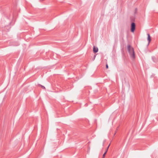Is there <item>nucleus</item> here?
<instances>
[{"label":"nucleus","mask_w":158,"mask_h":158,"mask_svg":"<svg viewBox=\"0 0 158 158\" xmlns=\"http://www.w3.org/2000/svg\"><path fill=\"white\" fill-rule=\"evenodd\" d=\"M127 50L131 56L133 58H135V54L134 48L130 45L127 46Z\"/></svg>","instance_id":"1"},{"label":"nucleus","mask_w":158,"mask_h":158,"mask_svg":"<svg viewBox=\"0 0 158 158\" xmlns=\"http://www.w3.org/2000/svg\"><path fill=\"white\" fill-rule=\"evenodd\" d=\"M135 28V23L132 22L131 23V31L132 32H134Z\"/></svg>","instance_id":"2"},{"label":"nucleus","mask_w":158,"mask_h":158,"mask_svg":"<svg viewBox=\"0 0 158 158\" xmlns=\"http://www.w3.org/2000/svg\"><path fill=\"white\" fill-rule=\"evenodd\" d=\"M98 48L95 46H94L93 48V51L94 53H96L98 52Z\"/></svg>","instance_id":"3"},{"label":"nucleus","mask_w":158,"mask_h":158,"mask_svg":"<svg viewBox=\"0 0 158 158\" xmlns=\"http://www.w3.org/2000/svg\"><path fill=\"white\" fill-rule=\"evenodd\" d=\"M147 35H148V44H149L150 42L151 41V39L149 33H147Z\"/></svg>","instance_id":"4"},{"label":"nucleus","mask_w":158,"mask_h":158,"mask_svg":"<svg viewBox=\"0 0 158 158\" xmlns=\"http://www.w3.org/2000/svg\"><path fill=\"white\" fill-rule=\"evenodd\" d=\"M39 85L43 89H45V87L41 85H40V84Z\"/></svg>","instance_id":"5"},{"label":"nucleus","mask_w":158,"mask_h":158,"mask_svg":"<svg viewBox=\"0 0 158 158\" xmlns=\"http://www.w3.org/2000/svg\"><path fill=\"white\" fill-rule=\"evenodd\" d=\"M106 152H105L103 155L102 157L103 158L105 157V155L106 154Z\"/></svg>","instance_id":"6"},{"label":"nucleus","mask_w":158,"mask_h":158,"mask_svg":"<svg viewBox=\"0 0 158 158\" xmlns=\"http://www.w3.org/2000/svg\"><path fill=\"white\" fill-rule=\"evenodd\" d=\"M106 68L107 69L108 68V66L107 65V64H106Z\"/></svg>","instance_id":"7"},{"label":"nucleus","mask_w":158,"mask_h":158,"mask_svg":"<svg viewBox=\"0 0 158 158\" xmlns=\"http://www.w3.org/2000/svg\"><path fill=\"white\" fill-rule=\"evenodd\" d=\"M110 144H109V145H108V147H107V149H108V148H109V146H110Z\"/></svg>","instance_id":"8"},{"label":"nucleus","mask_w":158,"mask_h":158,"mask_svg":"<svg viewBox=\"0 0 158 158\" xmlns=\"http://www.w3.org/2000/svg\"><path fill=\"white\" fill-rule=\"evenodd\" d=\"M108 150V149L107 148V149H106V152H107Z\"/></svg>","instance_id":"9"},{"label":"nucleus","mask_w":158,"mask_h":158,"mask_svg":"<svg viewBox=\"0 0 158 158\" xmlns=\"http://www.w3.org/2000/svg\"><path fill=\"white\" fill-rule=\"evenodd\" d=\"M137 8H135V11H137Z\"/></svg>","instance_id":"10"}]
</instances>
